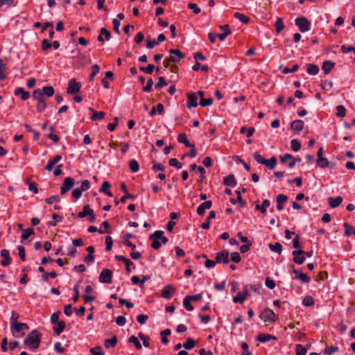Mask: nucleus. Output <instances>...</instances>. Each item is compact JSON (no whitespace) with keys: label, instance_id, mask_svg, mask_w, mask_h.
Wrapping results in <instances>:
<instances>
[{"label":"nucleus","instance_id":"6e6552de","mask_svg":"<svg viewBox=\"0 0 355 355\" xmlns=\"http://www.w3.org/2000/svg\"><path fill=\"white\" fill-rule=\"evenodd\" d=\"M74 185V180L72 178H66L64 180L63 184L60 188V194L63 195L67 191L71 190Z\"/></svg>","mask_w":355,"mask_h":355},{"label":"nucleus","instance_id":"680f3d73","mask_svg":"<svg viewBox=\"0 0 355 355\" xmlns=\"http://www.w3.org/2000/svg\"><path fill=\"white\" fill-rule=\"evenodd\" d=\"M57 277V273L55 271H51V272H44L42 275V279L45 282L49 280V277L55 278Z\"/></svg>","mask_w":355,"mask_h":355},{"label":"nucleus","instance_id":"c03bdc74","mask_svg":"<svg viewBox=\"0 0 355 355\" xmlns=\"http://www.w3.org/2000/svg\"><path fill=\"white\" fill-rule=\"evenodd\" d=\"M291 147L293 151L297 152L301 148V143L298 139H292L291 141Z\"/></svg>","mask_w":355,"mask_h":355},{"label":"nucleus","instance_id":"393cba45","mask_svg":"<svg viewBox=\"0 0 355 355\" xmlns=\"http://www.w3.org/2000/svg\"><path fill=\"white\" fill-rule=\"evenodd\" d=\"M89 110L93 112L92 115L90 117L92 121L103 120V119H104L105 116V112L95 111L92 107H90Z\"/></svg>","mask_w":355,"mask_h":355},{"label":"nucleus","instance_id":"a19ab883","mask_svg":"<svg viewBox=\"0 0 355 355\" xmlns=\"http://www.w3.org/2000/svg\"><path fill=\"white\" fill-rule=\"evenodd\" d=\"M266 166L268 167L270 169L275 168L277 164V159L275 157H272L269 159H265L263 164Z\"/></svg>","mask_w":355,"mask_h":355},{"label":"nucleus","instance_id":"dca6fc26","mask_svg":"<svg viewBox=\"0 0 355 355\" xmlns=\"http://www.w3.org/2000/svg\"><path fill=\"white\" fill-rule=\"evenodd\" d=\"M293 272L296 275L295 278L301 280L302 282L309 283L311 281V277L305 273L300 272L293 266Z\"/></svg>","mask_w":355,"mask_h":355},{"label":"nucleus","instance_id":"49530a36","mask_svg":"<svg viewBox=\"0 0 355 355\" xmlns=\"http://www.w3.org/2000/svg\"><path fill=\"white\" fill-rule=\"evenodd\" d=\"M304 306H312L314 305V300L311 296L307 295L302 300Z\"/></svg>","mask_w":355,"mask_h":355},{"label":"nucleus","instance_id":"423d86ee","mask_svg":"<svg viewBox=\"0 0 355 355\" xmlns=\"http://www.w3.org/2000/svg\"><path fill=\"white\" fill-rule=\"evenodd\" d=\"M168 60L172 62H178L184 58V55L179 49L169 50Z\"/></svg>","mask_w":355,"mask_h":355},{"label":"nucleus","instance_id":"f3484780","mask_svg":"<svg viewBox=\"0 0 355 355\" xmlns=\"http://www.w3.org/2000/svg\"><path fill=\"white\" fill-rule=\"evenodd\" d=\"M29 329L28 326L26 323L22 322H17L10 327V329L12 331L13 334L15 332H20L24 330H28Z\"/></svg>","mask_w":355,"mask_h":355},{"label":"nucleus","instance_id":"c756f323","mask_svg":"<svg viewBox=\"0 0 355 355\" xmlns=\"http://www.w3.org/2000/svg\"><path fill=\"white\" fill-rule=\"evenodd\" d=\"M111 184L105 181L102 184L101 187L99 189V191L101 193H105L108 196H112V193L109 191V189L110 188Z\"/></svg>","mask_w":355,"mask_h":355},{"label":"nucleus","instance_id":"473e14b6","mask_svg":"<svg viewBox=\"0 0 355 355\" xmlns=\"http://www.w3.org/2000/svg\"><path fill=\"white\" fill-rule=\"evenodd\" d=\"M270 201L268 200H264L262 202V205H257L256 209L259 210L262 214H265L266 212L267 208L270 206Z\"/></svg>","mask_w":355,"mask_h":355},{"label":"nucleus","instance_id":"bf43d9fd","mask_svg":"<svg viewBox=\"0 0 355 355\" xmlns=\"http://www.w3.org/2000/svg\"><path fill=\"white\" fill-rule=\"evenodd\" d=\"M168 85L167 82L165 80L164 77L160 76L159 78L158 82L155 85V88L157 89H161L162 87L166 86Z\"/></svg>","mask_w":355,"mask_h":355},{"label":"nucleus","instance_id":"2eb2a0df","mask_svg":"<svg viewBox=\"0 0 355 355\" xmlns=\"http://www.w3.org/2000/svg\"><path fill=\"white\" fill-rule=\"evenodd\" d=\"M248 295V288H245L243 293H239L236 296L233 297V302L234 303L242 304L247 298Z\"/></svg>","mask_w":355,"mask_h":355},{"label":"nucleus","instance_id":"c9c22d12","mask_svg":"<svg viewBox=\"0 0 355 355\" xmlns=\"http://www.w3.org/2000/svg\"><path fill=\"white\" fill-rule=\"evenodd\" d=\"M34 233V231L32 228H27L22 230V234L21 236V242L23 243L24 241L28 239V237Z\"/></svg>","mask_w":355,"mask_h":355},{"label":"nucleus","instance_id":"f704fd0d","mask_svg":"<svg viewBox=\"0 0 355 355\" xmlns=\"http://www.w3.org/2000/svg\"><path fill=\"white\" fill-rule=\"evenodd\" d=\"M334 67V62H332L331 61H325L322 64V69L324 71V73L325 74H327L333 69Z\"/></svg>","mask_w":355,"mask_h":355},{"label":"nucleus","instance_id":"ea45409f","mask_svg":"<svg viewBox=\"0 0 355 355\" xmlns=\"http://www.w3.org/2000/svg\"><path fill=\"white\" fill-rule=\"evenodd\" d=\"M196 345L195 340L191 338H187L185 343H183L182 346L187 350L193 349Z\"/></svg>","mask_w":355,"mask_h":355},{"label":"nucleus","instance_id":"a211bd4d","mask_svg":"<svg viewBox=\"0 0 355 355\" xmlns=\"http://www.w3.org/2000/svg\"><path fill=\"white\" fill-rule=\"evenodd\" d=\"M304 123L302 120H295L291 123V128L293 131L299 133L304 128Z\"/></svg>","mask_w":355,"mask_h":355},{"label":"nucleus","instance_id":"4be33fe9","mask_svg":"<svg viewBox=\"0 0 355 355\" xmlns=\"http://www.w3.org/2000/svg\"><path fill=\"white\" fill-rule=\"evenodd\" d=\"M14 93L16 96H19L23 101H26L30 97V93L22 87H17Z\"/></svg>","mask_w":355,"mask_h":355},{"label":"nucleus","instance_id":"1a4fd4ad","mask_svg":"<svg viewBox=\"0 0 355 355\" xmlns=\"http://www.w3.org/2000/svg\"><path fill=\"white\" fill-rule=\"evenodd\" d=\"M304 253L305 252L302 250L293 251V261L298 265L302 264L305 261Z\"/></svg>","mask_w":355,"mask_h":355},{"label":"nucleus","instance_id":"338daca9","mask_svg":"<svg viewBox=\"0 0 355 355\" xmlns=\"http://www.w3.org/2000/svg\"><path fill=\"white\" fill-rule=\"evenodd\" d=\"M90 188V182L87 180H83L81 182V187L80 190L83 192L87 191Z\"/></svg>","mask_w":355,"mask_h":355},{"label":"nucleus","instance_id":"de8ad7c7","mask_svg":"<svg viewBox=\"0 0 355 355\" xmlns=\"http://www.w3.org/2000/svg\"><path fill=\"white\" fill-rule=\"evenodd\" d=\"M254 131H255V129L253 127L249 128H246L245 127H242L241 128L240 132L242 134L246 133V136L248 137H250L253 135Z\"/></svg>","mask_w":355,"mask_h":355},{"label":"nucleus","instance_id":"b1692460","mask_svg":"<svg viewBox=\"0 0 355 355\" xmlns=\"http://www.w3.org/2000/svg\"><path fill=\"white\" fill-rule=\"evenodd\" d=\"M150 238L159 239L162 243L165 244L168 242V239L164 235V232L162 230H157L150 236Z\"/></svg>","mask_w":355,"mask_h":355},{"label":"nucleus","instance_id":"58836bf2","mask_svg":"<svg viewBox=\"0 0 355 355\" xmlns=\"http://www.w3.org/2000/svg\"><path fill=\"white\" fill-rule=\"evenodd\" d=\"M33 98L37 100V102L45 101V96H44V94L41 92V89H37L33 92Z\"/></svg>","mask_w":355,"mask_h":355},{"label":"nucleus","instance_id":"79ce46f5","mask_svg":"<svg viewBox=\"0 0 355 355\" xmlns=\"http://www.w3.org/2000/svg\"><path fill=\"white\" fill-rule=\"evenodd\" d=\"M234 17L239 19L240 21H241L243 24H248L250 21V19L248 17L245 16L244 14L240 13V12H235L234 14Z\"/></svg>","mask_w":355,"mask_h":355},{"label":"nucleus","instance_id":"603ef678","mask_svg":"<svg viewBox=\"0 0 355 355\" xmlns=\"http://www.w3.org/2000/svg\"><path fill=\"white\" fill-rule=\"evenodd\" d=\"M100 71V67L98 64H94L92 67V73L89 76V80H93L94 77L99 73Z\"/></svg>","mask_w":355,"mask_h":355},{"label":"nucleus","instance_id":"bb28decb","mask_svg":"<svg viewBox=\"0 0 355 355\" xmlns=\"http://www.w3.org/2000/svg\"><path fill=\"white\" fill-rule=\"evenodd\" d=\"M328 202L331 207L336 208L342 203L343 198L341 196H337L335 198L330 197L328 198Z\"/></svg>","mask_w":355,"mask_h":355},{"label":"nucleus","instance_id":"09e8293b","mask_svg":"<svg viewBox=\"0 0 355 355\" xmlns=\"http://www.w3.org/2000/svg\"><path fill=\"white\" fill-rule=\"evenodd\" d=\"M306 349L303 347L301 344H297L295 346V354L296 355H306Z\"/></svg>","mask_w":355,"mask_h":355},{"label":"nucleus","instance_id":"ddd939ff","mask_svg":"<svg viewBox=\"0 0 355 355\" xmlns=\"http://www.w3.org/2000/svg\"><path fill=\"white\" fill-rule=\"evenodd\" d=\"M212 202L211 200L205 201L201 203L197 208V214L200 216H202L206 209H209L211 207Z\"/></svg>","mask_w":355,"mask_h":355},{"label":"nucleus","instance_id":"0e129e2a","mask_svg":"<svg viewBox=\"0 0 355 355\" xmlns=\"http://www.w3.org/2000/svg\"><path fill=\"white\" fill-rule=\"evenodd\" d=\"M321 88L324 90H329L333 87V83L329 80H324L321 85Z\"/></svg>","mask_w":355,"mask_h":355},{"label":"nucleus","instance_id":"c85d7f7f","mask_svg":"<svg viewBox=\"0 0 355 355\" xmlns=\"http://www.w3.org/2000/svg\"><path fill=\"white\" fill-rule=\"evenodd\" d=\"M178 141L180 143L184 144L187 147H193V144L190 143L187 139V135L184 133L178 135Z\"/></svg>","mask_w":355,"mask_h":355},{"label":"nucleus","instance_id":"3c124183","mask_svg":"<svg viewBox=\"0 0 355 355\" xmlns=\"http://www.w3.org/2000/svg\"><path fill=\"white\" fill-rule=\"evenodd\" d=\"M128 342L129 343H133L135 345V347L137 349H141V345L139 340V339L135 336H131L129 338H128Z\"/></svg>","mask_w":355,"mask_h":355},{"label":"nucleus","instance_id":"69168bd1","mask_svg":"<svg viewBox=\"0 0 355 355\" xmlns=\"http://www.w3.org/2000/svg\"><path fill=\"white\" fill-rule=\"evenodd\" d=\"M254 159L256 160V162L259 164H263L265 162V158L259 153V152H255L254 153Z\"/></svg>","mask_w":355,"mask_h":355},{"label":"nucleus","instance_id":"052dcab7","mask_svg":"<svg viewBox=\"0 0 355 355\" xmlns=\"http://www.w3.org/2000/svg\"><path fill=\"white\" fill-rule=\"evenodd\" d=\"M168 164L171 166H174L178 169H180L182 168V164L178 162V160L175 158H171L170 159Z\"/></svg>","mask_w":355,"mask_h":355},{"label":"nucleus","instance_id":"aec40b11","mask_svg":"<svg viewBox=\"0 0 355 355\" xmlns=\"http://www.w3.org/2000/svg\"><path fill=\"white\" fill-rule=\"evenodd\" d=\"M223 184L226 186L234 187L236 185V180L232 174H230L223 178Z\"/></svg>","mask_w":355,"mask_h":355},{"label":"nucleus","instance_id":"39448f33","mask_svg":"<svg viewBox=\"0 0 355 355\" xmlns=\"http://www.w3.org/2000/svg\"><path fill=\"white\" fill-rule=\"evenodd\" d=\"M112 271L109 269H103L99 275V282L101 283L110 284L112 278Z\"/></svg>","mask_w":355,"mask_h":355},{"label":"nucleus","instance_id":"e2e57ef3","mask_svg":"<svg viewBox=\"0 0 355 355\" xmlns=\"http://www.w3.org/2000/svg\"><path fill=\"white\" fill-rule=\"evenodd\" d=\"M17 250H18V254H19V258L22 261H25L26 260V252H25L24 247L21 246V245H19L17 247Z\"/></svg>","mask_w":355,"mask_h":355},{"label":"nucleus","instance_id":"5fc2aeb1","mask_svg":"<svg viewBox=\"0 0 355 355\" xmlns=\"http://www.w3.org/2000/svg\"><path fill=\"white\" fill-rule=\"evenodd\" d=\"M154 69H155V67L152 64H149L147 67H142V66L139 67V69L141 71H143L147 74H151L153 73Z\"/></svg>","mask_w":355,"mask_h":355},{"label":"nucleus","instance_id":"9b49d317","mask_svg":"<svg viewBox=\"0 0 355 355\" xmlns=\"http://www.w3.org/2000/svg\"><path fill=\"white\" fill-rule=\"evenodd\" d=\"M216 263H223L227 264L229 263V252L227 250H223L216 254Z\"/></svg>","mask_w":355,"mask_h":355},{"label":"nucleus","instance_id":"0eeeda50","mask_svg":"<svg viewBox=\"0 0 355 355\" xmlns=\"http://www.w3.org/2000/svg\"><path fill=\"white\" fill-rule=\"evenodd\" d=\"M187 97L188 99L187 103V107L188 109H191L198 106V96L196 93L187 92Z\"/></svg>","mask_w":355,"mask_h":355},{"label":"nucleus","instance_id":"6ab92c4d","mask_svg":"<svg viewBox=\"0 0 355 355\" xmlns=\"http://www.w3.org/2000/svg\"><path fill=\"white\" fill-rule=\"evenodd\" d=\"M288 200V196L284 194H279L277 196V209L282 211L284 209V203Z\"/></svg>","mask_w":355,"mask_h":355},{"label":"nucleus","instance_id":"7c9ffc66","mask_svg":"<svg viewBox=\"0 0 355 355\" xmlns=\"http://www.w3.org/2000/svg\"><path fill=\"white\" fill-rule=\"evenodd\" d=\"M306 72L309 75H316L319 72V67L314 64H308L306 68Z\"/></svg>","mask_w":355,"mask_h":355},{"label":"nucleus","instance_id":"4c0bfd02","mask_svg":"<svg viewBox=\"0 0 355 355\" xmlns=\"http://www.w3.org/2000/svg\"><path fill=\"white\" fill-rule=\"evenodd\" d=\"M41 92L44 96L46 95L48 97L52 96L54 94V89L52 86H44L41 89Z\"/></svg>","mask_w":355,"mask_h":355},{"label":"nucleus","instance_id":"4468645a","mask_svg":"<svg viewBox=\"0 0 355 355\" xmlns=\"http://www.w3.org/2000/svg\"><path fill=\"white\" fill-rule=\"evenodd\" d=\"M175 288L171 284H168L162 291L161 296L165 299H170L171 298V293H175Z\"/></svg>","mask_w":355,"mask_h":355},{"label":"nucleus","instance_id":"a878e982","mask_svg":"<svg viewBox=\"0 0 355 355\" xmlns=\"http://www.w3.org/2000/svg\"><path fill=\"white\" fill-rule=\"evenodd\" d=\"M220 28L223 30L224 33L217 34V37H218L220 41H223L231 33V31L228 25L220 26Z\"/></svg>","mask_w":355,"mask_h":355},{"label":"nucleus","instance_id":"cd10ccee","mask_svg":"<svg viewBox=\"0 0 355 355\" xmlns=\"http://www.w3.org/2000/svg\"><path fill=\"white\" fill-rule=\"evenodd\" d=\"M270 340H277V338L275 336L265 334H259L257 337V340L261 343H266L270 341Z\"/></svg>","mask_w":355,"mask_h":355},{"label":"nucleus","instance_id":"4d7b16f0","mask_svg":"<svg viewBox=\"0 0 355 355\" xmlns=\"http://www.w3.org/2000/svg\"><path fill=\"white\" fill-rule=\"evenodd\" d=\"M19 318V315L16 311H12L11 313V316L10 319V327L14 324L18 322L17 320Z\"/></svg>","mask_w":355,"mask_h":355},{"label":"nucleus","instance_id":"774afa93","mask_svg":"<svg viewBox=\"0 0 355 355\" xmlns=\"http://www.w3.org/2000/svg\"><path fill=\"white\" fill-rule=\"evenodd\" d=\"M340 51L343 53H347L351 51L355 53V46L343 45L341 46Z\"/></svg>","mask_w":355,"mask_h":355},{"label":"nucleus","instance_id":"f03ea898","mask_svg":"<svg viewBox=\"0 0 355 355\" xmlns=\"http://www.w3.org/2000/svg\"><path fill=\"white\" fill-rule=\"evenodd\" d=\"M295 24L299 30L302 32H306L311 29V22L304 17H300L295 19Z\"/></svg>","mask_w":355,"mask_h":355},{"label":"nucleus","instance_id":"13d9d810","mask_svg":"<svg viewBox=\"0 0 355 355\" xmlns=\"http://www.w3.org/2000/svg\"><path fill=\"white\" fill-rule=\"evenodd\" d=\"M336 115L338 117H344L345 116L346 110L343 105H338L336 107Z\"/></svg>","mask_w":355,"mask_h":355},{"label":"nucleus","instance_id":"6e6d98bb","mask_svg":"<svg viewBox=\"0 0 355 355\" xmlns=\"http://www.w3.org/2000/svg\"><path fill=\"white\" fill-rule=\"evenodd\" d=\"M212 103H213V99L211 98H201L200 99V103H199L200 105L202 107L209 106Z\"/></svg>","mask_w":355,"mask_h":355},{"label":"nucleus","instance_id":"37998d69","mask_svg":"<svg viewBox=\"0 0 355 355\" xmlns=\"http://www.w3.org/2000/svg\"><path fill=\"white\" fill-rule=\"evenodd\" d=\"M52 218H53V220L49 221L47 223V225L49 227L55 226L57 223L61 221L62 219V217L57 214H53L52 216Z\"/></svg>","mask_w":355,"mask_h":355},{"label":"nucleus","instance_id":"412c9836","mask_svg":"<svg viewBox=\"0 0 355 355\" xmlns=\"http://www.w3.org/2000/svg\"><path fill=\"white\" fill-rule=\"evenodd\" d=\"M66 324L65 322L62 320L55 324V326L53 327V330L55 334L59 336L61 333H62L65 329Z\"/></svg>","mask_w":355,"mask_h":355},{"label":"nucleus","instance_id":"7ed1b4c3","mask_svg":"<svg viewBox=\"0 0 355 355\" xmlns=\"http://www.w3.org/2000/svg\"><path fill=\"white\" fill-rule=\"evenodd\" d=\"M259 318L263 322H273L276 320L277 316L269 308H266L259 315Z\"/></svg>","mask_w":355,"mask_h":355},{"label":"nucleus","instance_id":"9d476101","mask_svg":"<svg viewBox=\"0 0 355 355\" xmlns=\"http://www.w3.org/2000/svg\"><path fill=\"white\" fill-rule=\"evenodd\" d=\"M80 89V83H77L75 79H71L68 84L67 92L69 94H73L78 92Z\"/></svg>","mask_w":355,"mask_h":355},{"label":"nucleus","instance_id":"f257e3e1","mask_svg":"<svg viewBox=\"0 0 355 355\" xmlns=\"http://www.w3.org/2000/svg\"><path fill=\"white\" fill-rule=\"evenodd\" d=\"M41 341V334L37 330H33L24 340V344L32 349L39 347Z\"/></svg>","mask_w":355,"mask_h":355},{"label":"nucleus","instance_id":"5701e85b","mask_svg":"<svg viewBox=\"0 0 355 355\" xmlns=\"http://www.w3.org/2000/svg\"><path fill=\"white\" fill-rule=\"evenodd\" d=\"M316 163H317L318 166L322 168H324L327 167L333 168L334 166V164L330 165L329 161L325 157H320V159H318L316 161Z\"/></svg>","mask_w":355,"mask_h":355},{"label":"nucleus","instance_id":"72a5a7b5","mask_svg":"<svg viewBox=\"0 0 355 355\" xmlns=\"http://www.w3.org/2000/svg\"><path fill=\"white\" fill-rule=\"evenodd\" d=\"M268 247L271 251L277 252L279 254H280L282 252V245L278 242L275 243L274 244L270 243Z\"/></svg>","mask_w":355,"mask_h":355},{"label":"nucleus","instance_id":"8fccbe9b","mask_svg":"<svg viewBox=\"0 0 355 355\" xmlns=\"http://www.w3.org/2000/svg\"><path fill=\"white\" fill-rule=\"evenodd\" d=\"M183 306L187 311H191L193 310V306L191 304V300L187 295L183 300Z\"/></svg>","mask_w":355,"mask_h":355},{"label":"nucleus","instance_id":"f8f14e48","mask_svg":"<svg viewBox=\"0 0 355 355\" xmlns=\"http://www.w3.org/2000/svg\"><path fill=\"white\" fill-rule=\"evenodd\" d=\"M1 256L3 257V259L1 261V265L3 266H8L11 263V258L10 257V252L8 250L3 249L1 250Z\"/></svg>","mask_w":355,"mask_h":355},{"label":"nucleus","instance_id":"e433bc0d","mask_svg":"<svg viewBox=\"0 0 355 355\" xmlns=\"http://www.w3.org/2000/svg\"><path fill=\"white\" fill-rule=\"evenodd\" d=\"M117 343V338L116 336H114L112 338L106 339L105 340V348H110V347H114Z\"/></svg>","mask_w":355,"mask_h":355},{"label":"nucleus","instance_id":"2f4dec72","mask_svg":"<svg viewBox=\"0 0 355 355\" xmlns=\"http://www.w3.org/2000/svg\"><path fill=\"white\" fill-rule=\"evenodd\" d=\"M275 31L277 33H280L284 29V21L282 18L278 17L274 25Z\"/></svg>","mask_w":355,"mask_h":355},{"label":"nucleus","instance_id":"20e7f679","mask_svg":"<svg viewBox=\"0 0 355 355\" xmlns=\"http://www.w3.org/2000/svg\"><path fill=\"white\" fill-rule=\"evenodd\" d=\"M77 216L78 218H84L87 216L89 217V220L91 223H93L96 220V216L94 210L91 209L88 205H85L83 211L79 212Z\"/></svg>","mask_w":355,"mask_h":355},{"label":"nucleus","instance_id":"864d4df0","mask_svg":"<svg viewBox=\"0 0 355 355\" xmlns=\"http://www.w3.org/2000/svg\"><path fill=\"white\" fill-rule=\"evenodd\" d=\"M190 168L191 170L197 169L200 173H202V179L205 178V169L202 166H198L196 164H192L190 165Z\"/></svg>","mask_w":355,"mask_h":355},{"label":"nucleus","instance_id":"a18cd8bd","mask_svg":"<svg viewBox=\"0 0 355 355\" xmlns=\"http://www.w3.org/2000/svg\"><path fill=\"white\" fill-rule=\"evenodd\" d=\"M129 167L133 173H136L139 170V165L135 159H132L129 162Z\"/></svg>","mask_w":355,"mask_h":355}]
</instances>
